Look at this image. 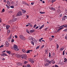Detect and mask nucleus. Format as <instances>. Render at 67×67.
<instances>
[{
	"mask_svg": "<svg viewBox=\"0 0 67 67\" xmlns=\"http://www.w3.org/2000/svg\"><path fill=\"white\" fill-rule=\"evenodd\" d=\"M47 51H48V50L47 49H46L45 50V52L46 53H47Z\"/></svg>",
	"mask_w": 67,
	"mask_h": 67,
	"instance_id": "obj_45",
	"label": "nucleus"
},
{
	"mask_svg": "<svg viewBox=\"0 0 67 67\" xmlns=\"http://www.w3.org/2000/svg\"><path fill=\"white\" fill-rule=\"evenodd\" d=\"M22 11L24 13H25L26 12V11L25 10H24L22 9Z\"/></svg>",
	"mask_w": 67,
	"mask_h": 67,
	"instance_id": "obj_16",
	"label": "nucleus"
},
{
	"mask_svg": "<svg viewBox=\"0 0 67 67\" xmlns=\"http://www.w3.org/2000/svg\"><path fill=\"white\" fill-rule=\"evenodd\" d=\"M17 15L18 16H21V15H22V14L21 13V12L20 11L18 12Z\"/></svg>",
	"mask_w": 67,
	"mask_h": 67,
	"instance_id": "obj_4",
	"label": "nucleus"
},
{
	"mask_svg": "<svg viewBox=\"0 0 67 67\" xmlns=\"http://www.w3.org/2000/svg\"><path fill=\"white\" fill-rule=\"evenodd\" d=\"M67 27V25H64L63 26H60V27Z\"/></svg>",
	"mask_w": 67,
	"mask_h": 67,
	"instance_id": "obj_7",
	"label": "nucleus"
},
{
	"mask_svg": "<svg viewBox=\"0 0 67 67\" xmlns=\"http://www.w3.org/2000/svg\"><path fill=\"white\" fill-rule=\"evenodd\" d=\"M7 4L8 5H9V6H10V2L9 1H7Z\"/></svg>",
	"mask_w": 67,
	"mask_h": 67,
	"instance_id": "obj_11",
	"label": "nucleus"
},
{
	"mask_svg": "<svg viewBox=\"0 0 67 67\" xmlns=\"http://www.w3.org/2000/svg\"><path fill=\"white\" fill-rule=\"evenodd\" d=\"M40 13L41 14H44V13H45V12H40Z\"/></svg>",
	"mask_w": 67,
	"mask_h": 67,
	"instance_id": "obj_30",
	"label": "nucleus"
},
{
	"mask_svg": "<svg viewBox=\"0 0 67 67\" xmlns=\"http://www.w3.org/2000/svg\"><path fill=\"white\" fill-rule=\"evenodd\" d=\"M52 64H54V63H55V61H53L52 62Z\"/></svg>",
	"mask_w": 67,
	"mask_h": 67,
	"instance_id": "obj_52",
	"label": "nucleus"
},
{
	"mask_svg": "<svg viewBox=\"0 0 67 67\" xmlns=\"http://www.w3.org/2000/svg\"><path fill=\"white\" fill-rule=\"evenodd\" d=\"M20 38L22 40H25V38L22 35H20L19 36Z\"/></svg>",
	"mask_w": 67,
	"mask_h": 67,
	"instance_id": "obj_2",
	"label": "nucleus"
},
{
	"mask_svg": "<svg viewBox=\"0 0 67 67\" xmlns=\"http://www.w3.org/2000/svg\"><path fill=\"white\" fill-rule=\"evenodd\" d=\"M12 37V34H11L10 35V37H9V38H11V37Z\"/></svg>",
	"mask_w": 67,
	"mask_h": 67,
	"instance_id": "obj_50",
	"label": "nucleus"
},
{
	"mask_svg": "<svg viewBox=\"0 0 67 67\" xmlns=\"http://www.w3.org/2000/svg\"><path fill=\"white\" fill-rule=\"evenodd\" d=\"M64 62H67V59H66V58H65L64 59Z\"/></svg>",
	"mask_w": 67,
	"mask_h": 67,
	"instance_id": "obj_20",
	"label": "nucleus"
},
{
	"mask_svg": "<svg viewBox=\"0 0 67 67\" xmlns=\"http://www.w3.org/2000/svg\"><path fill=\"white\" fill-rule=\"evenodd\" d=\"M48 64H45V66H48Z\"/></svg>",
	"mask_w": 67,
	"mask_h": 67,
	"instance_id": "obj_44",
	"label": "nucleus"
},
{
	"mask_svg": "<svg viewBox=\"0 0 67 67\" xmlns=\"http://www.w3.org/2000/svg\"><path fill=\"white\" fill-rule=\"evenodd\" d=\"M6 52L7 53H8V54H10V51H6Z\"/></svg>",
	"mask_w": 67,
	"mask_h": 67,
	"instance_id": "obj_22",
	"label": "nucleus"
},
{
	"mask_svg": "<svg viewBox=\"0 0 67 67\" xmlns=\"http://www.w3.org/2000/svg\"><path fill=\"white\" fill-rule=\"evenodd\" d=\"M26 50H25L24 49H23L22 50V51H23V52H24V53H26Z\"/></svg>",
	"mask_w": 67,
	"mask_h": 67,
	"instance_id": "obj_17",
	"label": "nucleus"
},
{
	"mask_svg": "<svg viewBox=\"0 0 67 67\" xmlns=\"http://www.w3.org/2000/svg\"><path fill=\"white\" fill-rule=\"evenodd\" d=\"M31 43L32 45H34V42L33 41H31Z\"/></svg>",
	"mask_w": 67,
	"mask_h": 67,
	"instance_id": "obj_27",
	"label": "nucleus"
},
{
	"mask_svg": "<svg viewBox=\"0 0 67 67\" xmlns=\"http://www.w3.org/2000/svg\"><path fill=\"white\" fill-rule=\"evenodd\" d=\"M17 57H18V58H20V57H19V55L17 54Z\"/></svg>",
	"mask_w": 67,
	"mask_h": 67,
	"instance_id": "obj_49",
	"label": "nucleus"
},
{
	"mask_svg": "<svg viewBox=\"0 0 67 67\" xmlns=\"http://www.w3.org/2000/svg\"><path fill=\"white\" fill-rule=\"evenodd\" d=\"M41 41H42V40H41V39H40L38 41L39 42H41Z\"/></svg>",
	"mask_w": 67,
	"mask_h": 67,
	"instance_id": "obj_53",
	"label": "nucleus"
},
{
	"mask_svg": "<svg viewBox=\"0 0 67 67\" xmlns=\"http://www.w3.org/2000/svg\"><path fill=\"white\" fill-rule=\"evenodd\" d=\"M12 20H13V22H15V21H16V20H17V19L16 18H14Z\"/></svg>",
	"mask_w": 67,
	"mask_h": 67,
	"instance_id": "obj_12",
	"label": "nucleus"
},
{
	"mask_svg": "<svg viewBox=\"0 0 67 67\" xmlns=\"http://www.w3.org/2000/svg\"><path fill=\"white\" fill-rule=\"evenodd\" d=\"M30 61H31V63L32 64H33V63H34V61H33V60H31V61H30Z\"/></svg>",
	"mask_w": 67,
	"mask_h": 67,
	"instance_id": "obj_19",
	"label": "nucleus"
},
{
	"mask_svg": "<svg viewBox=\"0 0 67 67\" xmlns=\"http://www.w3.org/2000/svg\"><path fill=\"white\" fill-rule=\"evenodd\" d=\"M47 63H48V64H51V63H52V61H49V60H47Z\"/></svg>",
	"mask_w": 67,
	"mask_h": 67,
	"instance_id": "obj_9",
	"label": "nucleus"
},
{
	"mask_svg": "<svg viewBox=\"0 0 67 67\" xmlns=\"http://www.w3.org/2000/svg\"><path fill=\"white\" fill-rule=\"evenodd\" d=\"M11 4H14V5L15 4V3H14V2H11Z\"/></svg>",
	"mask_w": 67,
	"mask_h": 67,
	"instance_id": "obj_31",
	"label": "nucleus"
},
{
	"mask_svg": "<svg viewBox=\"0 0 67 67\" xmlns=\"http://www.w3.org/2000/svg\"><path fill=\"white\" fill-rule=\"evenodd\" d=\"M64 50V48H62L60 49V50L61 51H63V50Z\"/></svg>",
	"mask_w": 67,
	"mask_h": 67,
	"instance_id": "obj_37",
	"label": "nucleus"
},
{
	"mask_svg": "<svg viewBox=\"0 0 67 67\" xmlns=\"http://www.w3.org/2000/svg\"><path fill=\"white\" fill-rule=\"evenodd\" d=\"M65 39H66V40H67V36H66L65 37Z\"/></svg>",
	"mask_w": 67,
	"mask_h": 67,
	"instance_id": "obj_48",
	"label": "nucleus"
},
{
	"mask_svg": "<svg viewBox=\"0 0 67 67\" xmlns=\"http://www.w3.org/2000/svg\"><path fill=\"white\" fill-rule=\"evenodd\" d=\"M40 48V46H38L36 48V49H38V48Z\"/></svg>",
	"mask_w": 67,
	"mask_h": 67,
	"instance_id": "obj_38",
	"label": "nucleus"
},
{
	"mask_svg": "<svg viewBox=\"0 0 67 67\" xmlns=\"http://www.w3.org/2000/svg\"><path fill=\"white\" fill-rule=\"evenodd\" d=\"M29 39L30 40V41H34V40H33V39L32 37H30L29 38Z\"/></svg>",
	"mask_w": 67,
	"mask_h": 67,
	"instance_id": "obj_8",
	"label": "nucleus"
},
{
	"mask_svg": "<svg viewBox=\"0 0 67 67\" xmlns=\"http://www.w3.org/2000/svg\"><path fill=\"white\" fill-rule=\"evenodd\" d=\"M15 37L16 38H18V36L16 35L15 36Z\"/></svg>",
	"mask_w": 67,
	"mask_h": 67,
	"instance_id": "obj_51",
	"label": "nucleus"
},
{
	"mask_svg": "<svg viewBox=\"0 0 67 67\" xmlns=\"http://www.w3.org/2000/svg\"><path fill=\"white\" fill-rule=\"evenodd\" d=\"M49 40H50V41H52V38H49Z\"/></svg>",
	"mask_w": 67,
	"mask_h": 67,
	"instance_id": "obj_59",
	"label": "nucleus"
},
{
	"mask_svg": "<svg viewBox=\"0 0 67 67\" xmlns=\"http://www.w3.org/2000/svg\"><path fill=\"white\" fill-rule=\"evenodd\" d=\"M4 11H5V10H4V9L3 8L2 10V12H4Z\"/></svg>",
	"mask_w": 67,
	"mask_h": 67,
	"instance_id": "obj_32",
	"label": "nucleus"
},
{
	"mask_svg": "<svg viewBox=\"0 0 67 67\" xmlns=\"http://www.w3.org/2000/svg\"><path fill=\"white\" fill-rule=\"evenodd\" d=\"M51 37H52V38H54V36H52Z\"/></svg>",
	"mask_w": 67,
	"mask_h": 67,
	"instance_id": "obj_60",
	"label": "nucleus"
},
{
	"mask_svg": "<svg viewBox=\"0 0 67 67\" xmlns=\"http://www.w3.org/2000/svg\"><path fill=\"white\" fill-rule=\"evenodd\" d=\"M14 40H13V39H12V42L13 43V42H14Z\"/></svg>",
	"mask_w": 67,
	"mask_h": 67,
	"instance_id": "obj_47",
	"label": "nucleus"
},
{
	"mask_svg": "<svg viewBox=\"0 0 67 67\" xmlns=\"http://www.w3.org/2000/svg\"><path fill=\"white\" fill-rule=\"evenodd\" d=\"M57 48H58V47H59V46L58 44H57Z\"/></svg>",
	"mask_w": 67,
	"mask_h": 67,
	"instance_id": "obj_39",
	"label": "nucleus"
},
{
	"mask_svg": "<svg viewBox=\"0 0 67 67\" xmlns=\"http://www.w3.org/2000/svg\"><path fill=\"white\" fill-rule=\"evenodd\" d=\"M34 31H35L34 30H32L30 31V33H32L33 32H34Z\"/></svg>",
	"mask_w": 67,
	"mask_h": 67,
	"instance_id": "obj_13",
	"label": "nucleus"
},
{
	"mask_svg": "<svg viewBox=\"0 0 67 67\" xmlns=\"http://www.w3.org/2000/svg\"><path fill=\"white\" fill-rule=\"evenodd\" d=\"M51 53H49V57H51Z\"/></svg>",
	"mask_w": 67,
	"mask_h": 67,
	"instance_id": "obj_34",
	"label": "nucleus"
},
{
	"mask_svg": "<svg viewBox=\"0 0 67 67\" xmlns=\"http://www.w3.org/2000/svg\"><path fill=\"white\" fill-rule=\"evenodd\" d=\"M65 18L64 17H63L62 18V20L63 21H65Z\"/></svg>",
	"mask_w": 67,
	"mask_h": 67,
	"instance_id": "obj_21",
	"label": "nucleus"
},
{
	"mask_svg": "<svg viewBox=\"0 0 67 67\" xmlns=\"http://www.w3.org/2000/svg\"><path fill=\"white\" fill-rule=\"evenodd\" d=\"M9 45V44L8 42H5V46L6 47H8Z\"/></svg>",
	"mask_w": 67,
	"mask_h": 67,
	"instance_id": "obj_6",
	"label": "nucleus"
},
{
	"mask_svg": "<svg viewBox=\"0 0 67 67\" xmlns=\"http://www.w3.org/2000/svg\"><path fill=\"white\" fill-rule=\"evenodd\" d=\"M0 55L2 56H8V55L5 53H3L2 54H0Z\"/></svg>",
	"mask_w": 67,
	"mask_h": 67,
	"instance_id": "obj_5",
	"label": "nucleus"
},
{
	"mask_svg": "<svg viewBox=\"0 0 67 67\" xmlns=\"http://www.w3.org/2000/svg\"><path fill=\"white\" fill-rule=\"evenodd\" d=\"M1 47H3V45H1Z\"/></svg>",
	"mask_w": 67,
	"mask_h": 67,
	"instance_id": "obj_62",
	"label": "nucleus"
},
{
	"mask_svg": "<svg viewBox=\"0 0 67 67\" xmlns=\"http://www.w3.org/2000/svg\"><path fill=\"white\" fill-rule=\"evenodd\" d=\"M56 0H52V3H53L54 2H55V1H56Z\"/></svg>",
	"mask_w": 67,
	"mask_h": 67,
	"instance_id": "obj_29",
	"label": "nucleus"
},
{
	"mask_svg": "<svg viewBox=\"0 0 67 67\" xmlns=\"http://www.w3.org/2000/svg\"><path fill=\"white\" fill-rule=\"evenodd\" d=\"M26 53H30V50H28L27 51H26Z\"/></svg>",
	"mask_w": 67,
	"mask_h": 67,
	"instance_id": "obj_28",
	"label": "nucleus"
},
{
	"mask_svg": "<svg viewBox=\"0 0 67 67\" xmlns=\"http://www.w3.org/2000/svg\"><path fill=\"white\" fill-rule=\"evenodd\" d=\"M10 8H14V7L13 6H10Z\"/></svg>",
	"mask_w": 67,
	"mask_h": 67,
	"instance_id": "obj_46",
	"label": "nucleus"
},
{
	"mask_svg": "<svg viewBox=\"0 0 67 67\" xmlns=\"http://www.w3.org/2000/svg\"><path fill=\"white\" fill-rule=\"evenodd\" d=\"M14 5H15V6H18V4H15H15H14Z\"/></svg>",
	"mask_w": 67,
	"mask_h": 67,
	"instance_id": "obj_36",
	"label": "nucleus"
},
{
	"mask_svg": "<svg viewBox=\"0 0 67 67\" xmlns=\"http://www.w3.org/2000/svg\"><path fill=\"white\" fill-rule=\"evenodd\" d=\"M7 32H8L9 33H10V30H8Z\"/></svg>",
	"mask_w": 67,
	"mask_h": 67,
	"instance_id": "obj_61",
	"label": "nucleus"
},
{
	"mask_svg": "<svg viewBox=\"0 0 67 67\" xmlns=\"http://www.w3.org/2000/svg\"><path fill=\"white\" fill-rule=\"evenodd\" d=\"M36 24H35L34 26V28H35V27H36Z\"/></svg>",
	"mask_w": 67,
	"mask_h": 67,
	"instance_id": "obj_40",
	"label": "nucleus"
},
{
	"mask_svg": "<svg viewBox=\"0 0 67 67\" xmlns=\"http://www.w3.org/2000/svg\"><path fill=\"white\" fill-rule=\"evenodd\" d=\"M30 25H29V24H28V25H26V27H27V26H29Z\"/></svg>",
	"mask_w": 67,
	"mask_h": 67,
	"instance_id": "obj_58",
	"label": "nucleus"
},
{
	"mask_svg": "<svg viewBox=\"0 0 67 67\" xmlns=\"http://www.w3.org/2000/svg\"><path fill=\"white\" fill-rule=\"evenodd\" d=\"M44 25H42V26H41V27H40L39 28V29L41 30V29H42V28H43V27H44Z\"/></svg>",
	"mask_w": 67,
	"mask_h": 67,
	"instance_id": "obj_15",
	"label": "nucleus"
},
{
	"mask_svg": "<svg viewBox=\"0 0 67 67\" xmlns=\"http://www.w3.org/2000/svg\"><path fill=\"white\" fill-rule=\"evenodd\" d=\"M34 3L32 2V3H31V5H33V4H34Z\"/></svg>",
	"mask_w": 67,
	"mask_h": 67,
	"instance_id": "obj_43",
	"label": "nucleus"
},
{
	"mask_svg": "<svg viewBox=\"0 0 67 67\" xmlns=\"http://www.w3.org/2000/svg\"><path fill=\"white\" fill-rule=\"evenodd\" d=\"M3 53H5V51H4L3 52Z\"/></svg>",
	"mask_w": 67,
	"mask_h": 67,
	"instance_id": "obj_64",
	"label": "nucleus"
},
{
	"mask_svg": "<svg viewBox=\"0 0 67 67\" xmlns=\"http://www.w3.org/2000/svg\"><path fill=\"white\" fill-rule=\"evenodd\" d=\"M64 31L65 32H67V29H65V30H64Z\"/></svg>",
	"mask_w": 67,
	"mask_h": 67,
	"instance_id": "obj_42",
	"label": "nucleus"
},
{
	"mask_svg": "<svg viewBox=\"0 0 67 67\" xmlns=\"http://www.w3.org/2000/svg\"><path fill=\"white\" fill-rule=\"evenodd\" d=\"M4 2H6L7 1H6V0H4Z\"/></svg>",
	"mask_w": 67,
	"mask_h": 67,
	"instance_id": "obj_56",
	"label": "nucleus"
},
{
	"mask_svg": "<svg viewBox=\"0 0 67 67\" xmlns=\"http://www.w3.org/2000/svg\"><path fill=\"white\" fill-rule=\"evenodd\" d=\"M28 24H29V25H30V27H32V26H32V25L31 24V23H29Z\"/></svg>",
	"mask_w": 67,
	"mask_h": 67,
	"instance_id": "obj_25",
	"label": "nucleus"
},
{
	"mask_svg": "<svg viewBox=\"0 0 67 67\" xmlns=\"http://www.w3.org/2000/svg\"><path fill=\"white\" fill-rule=\"evenodd\" d=\"M3 60H5V59L4 58H3L2 59Z\"/></svg>",
	"mask_w": 67,
	"mask_h": 67,
	"instance_id": "obj_63",
	"label": "nucleus"
},
{
	"mask_svg": "<svg viewBox=\"0 0 67 67\" xmlns=\"http://www.w3.org/2000/svg\"><path fill=\"white\" fill-rule=\"evenodd\" d=\"M10 23H12V22H13V20L12 19V20H10Z\"/></svg>",
	"mask_w": 67,
	"mask_h": 67,
	"instance_id": "obj_26",
	"label": "nucleus"
},
{
	"mask_svg": "<svg viewBox=\"0 0 67 67\" xmlns=\"http://www.w3.org/2000/svg\"><path fill=\"white\" fill-rule=\"evenodd\" d=\"M21 57L23 59H26L27 57V56L25 54H23L21 55Z\"/></svg>",
	"mask_w": 67,
	"mask_h": 67,
	"instance_id": "obj_3",
	"label": "nucleus"
},
{
	"mask_svg": "<svg viewBox=\"0 0 67 67\" xmlns=\"http://www.w3.org/2000/svg\"><path fill=\"white\" fill-rule=\"evenodd\" d=\"M65 54V50L63 52V55H64Z\"/></svg>",
	"mask_w": 67,
	"mask_h": 67,
	"instance_id": "obj_41",
	"label": "nucleus"
},
{
	"mask_svg": "<svg viewBox=\"0 0 67 67\" xmlns=\"http://www.w3.org/2000/svg\"><path fill=\"white\" fill-rule=\"evenodd\" d=\"M51 10H55V8H51Z\"/></svg>",
	"mask_w": 67,
	"mask_h": 67,
	"instance_id": "obj_33",
	"label": "nucleus"
},
{
	"mask_svg": "<svg viewBox=\"0 0 67 67\" xmlns=\"http://www.w3.org/2000/svg\"><path fill=\"white\" fill-rule=\"evenodd\" d=\"M62 29V27H60V29H58L57 30V31L59 32V31H60V30H61V29Z\"/></svg>",
	"mask_w": 67,
	"mask_h": 67,
	"instance_id": "obj_18",
	"label": "nucleus"
},
{
	"mask_svg": "<svg viewBox=\"0 0 67 67\" xmlns=\"http://www.w3.org/2000/svg\"><path fill=\"white\" fill-rule=\"evenodd\" d=\"M11 38H8V41H9V42H10L11 40Z\"/></svg>",
	"mask_w": 67,
	"mask_h": 67,
	"instance_id": "obj_24",
	"label": "nucleus"
},
{
	"mask_svg": "<svg viewBox=\"0 0 67 67\" xmlns=\"http://www.w3.org/2000/svg\"><path fill=\"white\" fill-rule=\"evenodd\" d=\"M18 66H21V65H22V63H18Z\"/></svg>",
	"mask_w": 67,
	"mask_h": 67,
	"instance_id": "obj_14",
	"label": "nucleus"
},
{
	"mask_svg": "<svg viewBox=\"0 0 67 67\" xmlns=\"http://www.w3.org/2000/svg\"><path fill=\"white\" fill-rule=\"evenodd\" d=\"M26 31L27 32V33H30V32H29V30L27 29L26 30Z\"/></svg>",
	"mask_w": 67,
	"mask_h": 67,
	"instance_id": "obj_23",
	"label": "nucleus"
},
{
	"mask_svg": "<svg viewBox=\"0 0 67 67\" xmlns=\"http://www.w3.org/2000/svg\"><path fill=\"white\" fill-rule=\"evenodd\" d=\"M14 48L15 51H19V49L18 48L17 46L15 44H14L13 46Z\"/></svg>",
	"mask_w": 67,
	"mask_h": 67,
	"instance_id": "obj_1",
	"label": "nucleus"
},
{
	"mask_svg": "<svg viewBox=\"0 0 67 67\" xmlns=\"http://www.w3.org/2000/svg\"><path fill=\"white\" fill-rule=\"evenodd\" d=\"M44 47V45H43L41 47L42 48H43V47Z\"/></svg>",
	"mask_w": 67,
	"mask_h": 67,
	"instance_id": "obj_55",
	"label": "nucleus"
},
{
	"mask_svg": "<svg viewBox=\"0 0 67 67\" xmlns=\"http://www.w3.org/2000/svg\"><path fill=\"white\" fill-rule=\"evenodd\" d=\"M55 67H58V65H55Z\"/></svg>",
	"mask_w": 67,
	"mask_h": 67,
	"instance_id": "obj_57",
	"label": "nucleus"
},
{
	"mask_svg": "<svg viewBox=\"0 0 67 67\" xmlns=\"http://www.w3.org/2000/svg\"><path fill=\"white\" fill-rule=\"evenodd\" d=\"M6 29L8 30V29H9V27H10V26L9 25H7L6 26Z\"/></svg>",
	"mask_w": 67,
	"mask_h": 67,
	"instance_id": "obj_10",
	"label": "nucleus"
},
{
	"mask_svg": "<svg viewBox=\"0 0 67 67\" xmlns=\"http://www.w3.org/2000/svg\"><path fill=\"white\" fill-rule=\"evenodd\" d=\"M38 28V26H37L36 28H35V29H37Z\"/></svg>",
	"mask_w": 67,
	"mask_h": 67,
	"instance_id": "obj_54",
	"label": "nucleus"
},
{
	"mask_svg": "<svg viewBox=\"0 0 67 67\" xmlns=\"http://www.w3.org/2000/svg\"><path fill=\"white\" fill-rule=\"evenodd\" d=\"M27 63V62L25 61L24 62V64H26Z\"/></svg>",
	"mask_w": 67,
	"mask_h": 67,
	"instance_id": "obj_35",
	"label": "nucleus"
}]
</instances>
